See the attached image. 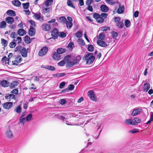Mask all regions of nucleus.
<instances>
[{"mask_svg": "<svg viewBox=\"0 0 153 153\" xmlns=\"http://www.w3.org/2000/svg\"><path fill=\"white\" fill-rule=\"evenodd\" d=\"M93 55L92 53L88 52L87 54L84 56V57L85 60L86 61V64H90L93 63L95 59V57Z\"/></svg>", "mask_w": 153, "mask_h": 153, "instance_id": "1", "label": "nucleus"}, {"mask_svg": "<svg viewBox=\"0 0 153 153\" xmlns=\"http://www.w3.org/2000/svg\"><path fill=\"white\" fill-rule=\"evenodd\" d=\"M51 35L52 37L48 39L49 40L51 39H57L59 36V31L58 29L54 28L51 31Z\"/></svg>", "mask_w": 153, "mask_h": 153, "instance_id": "2", "label": "nucleus"}, {"mask_svg": "<svg viewBox=\"0 0 153 153\" xmlns=\"http://www.w3.org/2000/svg\"><path fill=\"white\" fill-rule=\"evenodd\" d=\"M88 95L91 100L94 101L97 100V97L93 90L89 91L88 92Z\"/></svg>", "mask_w": 153, "mask_h": 153, "instance_id": "3", "label": "nucleus"}, {"mask_svg": "<svg viewBox=\"0 0 153 153\" xmlns=\"http://www.w3.org/2000/svg\"><path fill=\"white\" fill-rule=\"evenodd\" d=\"M48 51V48L47 47L42 48L39 52V56H42L46 54Z\"/></svg>", "mask_w": 153, "mask_h": 153, "instance_id": "4", "label": "nucleus"}, {"mask_svg": "<svg viewBox=\"0 0 153 153\" xmlns=\"http://www.w3.org/2000/svg\"><path fill=\"white\" fill-rule=\"evenodd\" d=\"M93 0H87L85 3L86 4L88 5V7L86 8V9L91 12L93 11V9L91 4L93 2Z\"/></svg>", "mask_w": 153, "mask_h": 153, "instance_id": "5", "label": "nucleus"}, {"mask_svg": "<svg viewBox=\"0 0 153 153\" xmlns=\"http://www.w3.org/2000/svg\"><path fill=\"white\" fill-rule=\"evenodd\" d=\"M13 105V103L11 102H6L3 104V107L6 109L10 108Z\"/></svg>", "mask_w": 153, "mask_h": 153, "instance_id": "6", "label": "nucleus"}, {"mask_svg": "<svg viewBox=\"0 0 153 153\" xmlns=\"http://www.w3.org/2000/svg\"><path fill=\"white\" fill-rule=\"evenodd\" d=\"M36 33L35 28L32 26H30V29L28 31V34L30 36H34Z\"/></svg>", "mask_w": 153, "mask_h": 153, "instance_id": "7", "label": "nucleus"}, {"mask_svg": "<svg viewBox=\"0 0 153 153\" xmlns=\"http://www.w3.org/2000/svg\"><path fill=\"white\" fill-rule=\"evenodd\" d=\"M42 28L44 31H48L51 29V26L47 23H45L42 25Z\"/></svg>", "mask_w": 153, "mask_h": 153, "instance_id": "8", "label": "nucleus"}, {"mask_svg": "<svg viewBox=\"0 0 153 153\" xmlns=\"http://www.w3.org/2000/svg\"><path fill=\"white\" fill-rule=\"evenodd\" d=\"M97 45L102 47H105L107 46V44L103 40H98L97 41Z\"/></svg>", "mask_w": 153, "mask_h": 153, "instance_id": "9", "label": "nucleus"}, {"mask_svg": "<svg viewBox=\"0 0 153 153\" xmlns=\"http://www.w3.org/2000/svg\"><path fill=\"white\" fill-rule=\"evenodd\" d=\"M101 11L103 12H107L109 10V8L105 5H102L100 7Z\"/></svg>", "mask_w": 153, "mask_h": 153, "instance_id": "10", "label": "nucleus"}, {"mask_svg": "<svg viewBox=\"0 0 153 153\" xmlns=\"http://www.w3.org/2000/svg\"><path fill=\"white\" fill-rule=\"evenodd\" d=\"M119 7L117 11V13L118 14H121L124 13L125 11V7L123 5L121 6V5L120 6H119Z\"/></svg>", "mask_w": 153, "mask_h": 153, "instance_id": "11", "label": "nucleus"}, {"mask_svg": "<svg viewBox=\"0 0 153 153\" xmlns=\"http://www.w3.org/2000/svg\"><path fill=\"white\" fill-rule=\"evenodd\" d=\"M5 21L8 24H12L14 22V19L12 17L8 16L6 18Z\"/></svg>", "mask_w": 153, "mask_h": 153, "instance_id": "12", "label": "nucleus"}, {"mask_svg": "<svg viewBox=\"0 0 153 153\" xmlns=\"http://www.w3.org/2000/svg\"><path fill=\"white\" fill-rule=\"evenodd\" d=\"M21 55L24 57H26L27 56V53L26 51V49L25 48L23 47L20 51Z\"/></svg>", "mask_w": 153, "mask_h": 153, "instance_id": "13", "label": "nucleus"}, {"mask_svg": "<svg viewBox=\"0 0 153 153\" xmlns=\"http://www.w3.org/2000/svg\"><path fill=\"white\" fill-rule=\"evenodd\" d=\"M6 13L9 16H14L16 15L15 12L12 10H8L7 12Z\"/></svg>", "mask_w": 153, "mask_h": 153, "instance_id": "14", "label": "nucleus"}, {"mask_svg": "<svg viewBox=\"0 0 153 153\" xmlns=\"http://www.w3.org/2000/svg\"><path fill=\"white\" fill-rule=\"evenodd\" d=\"M9 83L6 80H3L1 82V85L3 87H7L9 85Z\"/></svg>", "mask_w": 153, "mask_h": 153, "instance_id": "15", "label": "nucleus"}, {"mask_svg": "<svg viewBox=\"0 0 153 153\" xmlns=\"http://www.w3.org/2000/svg\"><path fill=\"white\" fill-rule=\"evenodd\" d=\"M57 20L59 22L62 23H65L67 20L64 16L59 17Z\"/></svg>", "mask_w": 153, "mask_h": 153, "instance_id": "16", "label": "nucleus"}, {"mask_svg": "<svg viewBox=\"0 0 153 153\" xmlns=\"http://www.w3.org/2000/svg\"><path fill=\"white\" fill-rule=\"evenodd\" d=\"M19 82L18 81H13V83L10 84V87L11 88H15L16 86L18 85L19 84Z\"/></svg>", "mask_w": 153, "mask_h": 153, "instance_id": "17", "label": "nucleus"}, {"mask_svg": "<svg viewBox=\"0 0 153 153\" xmlns=\"http://www.w3.org/2000/svg\"><path fill=\"white\" fill-rule=\"evenodd\" d=\"M43 65L42 66V68H44L46 69H48L51 71H55L56 70L55 68L53 66L51 65H47L45 67H43Z\"/></svg>", "mask_w": 153, "mask_h": 153, "instance_id": "18", "label": "nucleus"}, {"mask_svg": "<svg viewBox=\"0 0 153 153\" xmlns=\"http://www.w3.org/2000/svg\"><path fill=\"white\" fill-rule=\"evenodd\" d=\"M24 41L27 44H30L31 42V40L30 38L27 35L25 36L24 37Z\"/></svg>", "mask_w": 153, "mask_h": 153, "instance_id": "19", "label": "nucleus"}, {"mask_svg": "<svg viewBox=\"0 0 153 153\" xmlns=\"http://www.w3.org/2000/svg\"><path fill=\"white\" fill-rule=\"evenodd\" d=\"M81 57L80 55H78L74 58V61L76 64L79 63L80 60L81 59Z\"/></svg>", "mask_w": 153, "mask_h": 153, "instance_id": "20", "label": "nucleus"}, {"mask_svg": "<svg viewBox=\"0 0 153 153\" xmlns=\"http://www.w3.org/2000/svg\"><path fill=\"white\" fill-rule=\"evenodd\" d=\"M13 4L16 7H20L21 4V2L18 0H14L12 1Z\"/></svg>", "mask_w": 153, "mask_h": 153, "instance_id": "21", "label": "nucleus"}, {"mask_svg": "<svg viewBox=\"0 0 153 153\" xmlns=\"http://www.w3.org/2000/svg\"><path fill=\"white\" fill-rule=\"evenodd\" d=\"M125 123L127 125H135V124L134 123V122L133 121V120L131 119H126L125 120Z\"/></svg>", "mask_w": 153, "mask_h": 153, "instance_id": "22", "label": "nucleus"}, {"mask_svg": "<svg viewBox=\"0 0 153 153\" xmlns=\"http://www.w3.org/2000/svg\"><path fill=\"white\" fill-rule=\"evenodd\" d=\"M66 51V50L62 48H59L57 50V53L58 54H60L65 53Z\"/></svg>", "mask_w": 153, "mask_h": 153, "instance_id": "23", "label": "nucleus"}, {"mask_svg": "<svg viewBox=\"0 0 153 153\" xmlns=\"http://www.w3.org/2000/svg\"><path fill=\"white\" fill-rule=\"evenodd\" d=\"M6 137L9 138H12L13 137V135L12 132L9 129L6 132Z\"/></svg>", "mask_w": 153, "mask_h": 153, "instance_id": "24", "label": "nucleus"}, {"mask_svg": "<svg viewBox=\"0 0 153 153\" xmlns=\"http://www.w3.org/2000/svg\"><path fill=\"white\" fill-rule=\"evenodd\" d=\"M76 64L73 61H68L67 62V64H66V68L68 67L70 68Z\"/></svg>", "mask_w": 153, "mask_h": 153, "instance_id": "25", "label": "nucleus"}, {"mask_svg": "<svg viewBox=\"0 0 153 153\" xmlns=\"http://www.w3.org/2000/svg\"><path fill=\"white\" fill-rule=\"evenodd\" d=\"M1 43L3 46H4V49H5L4 48L6 47L7 45L8 42L7 41L4 39H1Z\"/></svg>", "mask_w": 153, "mask_h": 153, "instance_id": "26", "label": "nucleus"}, {"mask_svg": "<svg viewBox=\"0 0 153 153\" xmlns=\"http://www.w3.org/2000/svg\"><path fill=\"white\" fill-rule=\"evenodd\" d=\"M144 86L145 88L143 91L147 92L150 88V84L149 83H146L144 84Z\"/></svg>", "mask_w": 153, "mask_h": 153, "instance_id": "27", "label": "nucleus"}, {"mask_svg": "<svg viewBox=\"0 0 153 153\" xmlns=\"http://www.w3.org/2000/svg\"><path fill=\"white\" fill-rule=\"evenodd\" d=\"M116 25L119 28H122L124 26L123 21L118 22Z\"/></svg>", "mask_w": 153, "mask_h": 153, "instance_id": "28", "label": "nucleus"}, {"mask_svg": "<svg viewBox=\"0 0 153 153\" xmlns=\"http://www.w3.org/2000/svg\"><path fill=\"white\" fill-rule=\"evenodd\" d=\"M141 111H139L138 109H136L134 110L131 113V115L133 116H136L137 114H139L140 112Z\"/></svg>", "mask_w": 153, "mask_h": 153, "instance_id": "29", "label": "nucleus"}, {"mask_svg": "<svg viewBox=\"0 0 153 153\" xmlns=\"http://www.w3.org/2000/svg\"><path fill=\"white\" fill-rule=\"evenodd\" d=\"M134 120L135 121L134 123L135 126L138 125V123H141V120L138 117H135L134 118Z\"/></svg>", "mask_w": 153, "mask_h": 153, "instance_id": "30", "label": "nucleus"}, {"mask_svg": "<svg viewBox=\"0 0 153 153\" xmlns=\"http://www.w3.org/2000/svg\"><path fill=\"white\" fill-rule=\"evenodd\" d=\"M105 37V35L103 32L100 33L99 35V37L98 38V40H103Z\"/></svg>", "mask_w": 153, "mask_h": 153, "instance_id": "31", "label": "nucleus"}, {"mask_svg": "<svg viewBox=\"0 0 153 153\" xmlns=\"http://www.w3.org/2000/svg\"><path fill=\"white\" fill-rule=\"evenodd\" d=\"M67 4L68 6L73 8L74 9H76L75 6L73 5L72 2L71 0H68Z\"/></svg>", "mask_w": 153, "mask_h": 153, "instance_id": "32", "label": "nucleus"}, {"mask_svg": "<svg viewBox=\"0 0 153 153\" xmlns=\"http://www.w3.org/2000/svg\"><path fill=\"white\" fill-rule=\"evenodd\" d=\"M20 106L21 105H19L17 107L14 109V111L18 113H20L22 111V108Z\"/></svg>", "mask_w": 153, "mask_h": 153, "instance_id": "33", "label": "nucleus"}, {"mask_svg": "<svg viewBox=\"0 0 153 153\" xmlns=\"http://www.w3.org/2000/svg\"><path fill=\"white\" fill-rule=\"evenodd\" d=\"M59 54H58L57 53H54L53 56V59L56 60L59 59L60 58Z\"/></svg>", "mask_w": 153, "mask_h": 153, "instance_id": "34", "label": "nucleus"}, {"mask_svg": "<svg viewBox=\"0 0 153 153\" xmlns=\"http://www.w3.org/2000/svg\"><path fill=\"white\" fill-rule=\"evenodd\" d=\"M124 23L125 26L126 27H128L130 26L131 22L128 19L125 20Z\"/></svg>", "mask_w": 153, "mask_h": 153, "instance_id": "35", "label": "nucleus"}, {"mask_svg": "<svg viewBox=\"0 0 153 153\" xmlns=\"http://www.w3.org/2000/svg\"><path fill=\"white\" fill-rule=\"evenodd\" d=\"M100 15L99 13H95L93 14V17L95 19L97 22L99 18H100Z\"/></svg>", "mask_w": 153, "mask_h": 153, "instance_id": "36", "label": "nucleus"}, {"mask_svg": "<svg viewBox=\"0 0 153 153\" xmlns=\"http://www.w3.org/2000/svg\"><path fill=\"white\" fill-rule=\"evenodd\" d=\"M87 49L89 51L92 52L94 49V47L93 45H88Z\"/></svg>", "mask_w": 153, "mask_h": 153, "instance_id": "37", "label": "nucleus"}, {"mask_svg": "<svg viewBox=\"0 0 153 153\" xmlns=\"http://www.w3.org/2000/svg\"><path fill=\"white\" fill-rule=\"evenodd\" d=\"M6 23L4 21H2L0 22V27L4 28L6 26Z\"/></svg>", "mask_w": 153, "mask_h": 153, "instance_id": "38", "label": "nucleus"}, {"mask_svg": "<svg viewBox=\"0 0 153 153\" xmlns=\"http://www.w3.org/2000/svg\"><path fill=\"white\" fill-rule=\"evenodd\" d=\"M29 3L28 2L26 3H23L22 5L23 8L24 9H27L29 7Z\"/></svg>", "mask_w": 153, "mask_h": 153, "instance_id": "39", "label": "nucleus"}, {"mask_svg": "<svg viewBox=\"0 0 153 153\" xmlns=\"http://www.w3.org/2000/svg\"><path fill=\"white\" fill-rule=\"evenodd\" d=\"M82 32L78 31L76 33V36L77 38H81L82 36Z\"/></svg>", "mask_w": 153, "mask_h": 153, "instance_id": "40", "label": "nucleus"}, {"mask_svg": "<svg viewBox=\"0 0 153 153\" xmlns=\"http://www.w3.org/2000/svg\"><path fill=\"white\" fill-rule=\"evenodd\" d=\"M33 16L36 19L38 20L40 18V15H41L40 13H39V14L38 13H34V12H33Z\"/></svg>", "mask_w": 153, "mask_h": 153, "instance_id": "41", "label": "nucleus"}, {"mask_svg": "<svg viewBox=\"0 0 153 153\" xmlns=\"http://www.w3.org/2000/svg\"><path fill=\"white\" fill-rule=\"evenodd\" d=\"M111 33L112 38H113L117 37L118 36V33L114 31H112L111 32Z\"/></svg>", "mask_w": 153, "mask_h": 153, "instance_id": "42", "label": "nucleus"}, {"mask_svg": "<svg viewBox=\"0 0 153 153\" xmlns=\"http://www.w3.org/2000/svg\"><path fill=\"white\" fill-rule=\"evenodd\" d=\"M33 116L31 114H29L28 115H27L26 117V120L27 121H29L31 120Z\"/></svg>", "mask_w": 153, "mask_h": 153, "instance_id": "43", "label": "nucleus"}, {"mask_svg": "<svg viewBox=\"0 0 153 153\" xmlns=\"http://www.w3.org/2000/svg\"><path fill=\"white\" fill-rule=\"evenodd\" d=\"M78 42L79 45L82 46H84L85 45V43L84 41L82 39H78Z\"/></svg>", "mask_w": 153, "mask_h": 153, "instance_id": "44", "label": "nucleus"}, {"mask_svg": "<svg viewBox=\"0 0 153 153\" xmlns=\"http://www.w3.org/2000/svg\"><path fill=\"white\" fill-rule=\"evenodd\" d=\"M139 132V130L136 128L133 129L131 130H130L128 131L129 133H130L132 134H134L135 133H137Z\"/></svg>", "mask_w": 153, "mask_h": 153, "instance_id": "45", "label": "nucleus"}, {"mask_svg": "<svg viewBox=\"0 0 153 153\" xmlns=\"http://www.w3.org/2000/svg\"><path fill=\"white\" fill-rule=\"evenodd\" d=\"M16 43L15 42H12L9 44V46L10 48H14L16 45Z\"/></svg>", "mask_w": 153, "mask_h": 153, "instance_id": "46", "label": "nucleus"}, {"mask_svg": "<svg viewBox=\"0 0 153 153\" xmlns=\"http://www.w3.org/2000/svg\"><path fill=\"white\" fill-rule=\"evenodd\" d=\"M59 34V36L61 38H64L66 36V34L63 32H60Z\"/></svg>", "mask_w": 153, "mask_h": 153, "instance_id": "47", "label": "nucleus"}, {"mask_svg": "<svg viewBox=\"0 0 153 153\" xmlns=\"http://www.w3.org/2000/svg\"><path fill=\"white\" fill-rule=\"evenodd\" d=\"M65 23H66L67 27H69V28H71L72 26V22H68L67 20L66 22Z\"/></svg>", "mask_w": 153, "mask_h": 153, "instance_id": "48", "label": "nucleus"}, {"mask_svg": "<svg viewBox=\"0 0 153 153\" xmlns=\"http://www.w3.org/2000/svg\"><path fill=\"white\" fill-rule=\"evenodd\" d=\"M100 18L99 19H98L97 22L99 23H102L104 22V19L101 16H100Z\"/></svg>", "mask_w": 153, "mask_h": 153, "instance_id": "49", "label": "nucleus"}, {"mask_svg": "<svg viewBox=\"0 0 153 153\" xmlns=\"http://www.w3.org/2000/svg\"><path fill=\"white\" fill-rule=\"evenodd\" d=\"M74 86L72 84H70L68 85V90L71 91L74 89Z\"/></svg>", "mask_w": 153, "mask_h": 153, "instance_id": "50", "label": "nucleus"}, {"mask_svg": "<svg viewBox=\"0 0 153 153\" xmlns=\"http://www.w3.org/2000/svg\"><path fill=\"white\" fill-rule=\"evenodd\" d=\"M71 56L70 55L66 56L64 58V60L67 62H68V60L71 58Z\"/></svg>", "mask_w": 153, "mask_h": 153, "instance_id": "51", "label": "nucleus"}, {"mask_svg": "<svg viewBox=\"0 0 153 153\" xmlns=\"http://www.w3.org/2000/svg\"><path fill=\"white\" fill-rule=\"evenodd\" d=\"M65 64V62L64 60L61 61L58 63V65L61 66H64Z\"/></svg>", "mask_w": 153, "mask_h": 153, "instance_id": "52", "label": "nucleus"}, {"mask_svg": "<svg viewBox=\"0 0 153 153\" xmlns=\"http://www.w3.org/2000/svg\"><path fill=\"white\" fill-rule=\"evenodd\" d=\"M106 2L109 4L113 5L115 3V1L113 0H105Z\"/></svg>", "mask_w": 153, "mask_h": 153, "instance_id": "53", "label": "nucleus"}, {"mask_svg": "<svg viewBox=\"0 0 153 153\" xmlns=\"http://www.w3.org/2000/svg\"><path fill=\"white\" fill-rule=\"evenodd\" d=\"M65 82H61L60 84V85H59V88H63L65 85Z\"/></svg>", "mask_w": 153, "mask_h": 153, "instance_id": "54", "label": "nucleus"}, {"mask_svg": "<svg viewBox=\"0 0 153 153\" xmlns=\"http://www.w3.org/2000/svg\"><path fill=\"white\" fill-rule=\"evenodd\" d=\"M67 47L71 48L72 49V48L74 47V43L73 42H70L68 44Z\"/></svg>", "mask_w": 153, "mask_h": 153, "instance_id": "55", "label": "nucleus"}, {"mask_svg": "<svg viewBox=\"0 0 153 153\" xmlns=\"http://www.w3.org/2000/svg\"><path fill=\"white\" fill-rule=\"evenodd\" d=\"M17 36V34L15 32H13L10 35L11 38H15Z\"/></svg>", "mask_w": 153, "mask_h": 153, "instance_id": "56", "label": "nucleus"}, {"mask_svg": "<svg viewBox=\"0 0 153 153\" xmlns=\"http://www.w3.org/2000/svg\"><path fill=\"white\" fill-rule=\"evenodd\" d=\"M66 100L64 99H61L59 101L60 104L61 105L66 104Z\"/></svg>", "mask_w": 153, "mask_h": 153, "instance_id": "57", "label": "nucleus"}, {"mask_svg": "<svg viewBox=\"0 0 153 153\" xmlns=\"http://www.w3.org/2000/svg\"><path fill=\"white\" fill-rule=\"evenodd\" d=\"M29 22L30 24L31 25L30 26H32V27L33 26L34 27H36V25L35 24V22L33 20H30L29 21Z\"/></svg>", "mask_w": 153, "mask_h": 153, "instance_id": "58", "label": "nucleus"}, {"mask_svg": "<svg viewBox=\"0 0 153 153\" xmlns=\"http://www.w3.org/2000/svg\"><path fill=\"white\" fill-rule=\"evenodd\" d=\"M53 1V0H47L45 3V5L46 6L48 7L49 5V3L50 2L52 3Z\"/></svg>", "mask_w": 153, "mask_h": 153, "instance_id": "59", "label": "nucleus"}, {"mask_svg": "<svg viewBox=\"0 0 153 153\" xmlns=\"http://www.w3.org/2000/svg\"><path fill=\"white\" fill-rule=\"evenodd\" d=\"M10 93L12 94H17L18 93V88L15 89L11 91Z\"/></svg>", "mask_w": 153, "mask_h": 153, "instance_id": "60", "label": "nucleus"}, {"mask_svg": "<svg viewBox=\"0 0 153 153\" xmlns=\"http://www.w3.org/2000/svg\"><path fill=\"white\" fill-rule=\"evenodd\" d=\"M7 60V57L6 56H4L1 59V62L2 63H5V64H7L6 61Z\"/></svg>", "mask_w": 153, "mask_h": 153, "instance_id": "61", "label": "nucleus"}, {"mask_svg": "<svg viewBox=\"0 0 153 153\" xmlns=\"http://www.w3.org/2000/svg\"><path fill=\"white\" fill-rule=\"evenodd\" d=\"M108 15V14L107 13H102L101 14H100V16H102L103 18V19H104L107 18Z\"/></svg>", "mask_w": 153, "mask_h": 153, "instance_id": "62", "label": "nucleus"}, {"mask_svg": "<svg viewBox=\"0 0 153 153\" xmlns=\"http://www.w3.org/2000/svg\"><path fill=\"white\" fill-rule=\"evenodd\" d=\"M22 48V47L21 46H18L16 48L14 51L16 52L18 51H20Z\"/></svg>", "mask_w": 153, "mask_h": 153, "instance_id": "63", "label": "nucleus"}, {"mask_svg": "<svg viewBox=\"0 0 153 153\" xmlns=\"http://www.w3.org/2000/svg\"><path fill=\"white\" fill-rule=\"evenodd\" d=\"M110 27H108L105 26L104 27H102V30L103 31H106L108 30H110Z\"/></svg>", "mask_w": 153, "mask_h": 153, "instance_id": "64", "label": "nucleus"}]
</instances>
